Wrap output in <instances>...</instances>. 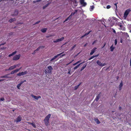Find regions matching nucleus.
<instances>
[{
    "label": "nucleus",
    "mask_w": 131,
    "mask_h": 131,
    "mask_svg": "<svg viewBox=\"0 0 131 131\" xmlns=\"http://www.w3.org/2000/svg\"><path fill=\"white\" fill-rule=\"evenodd\" d=\"M53 70V69L51 66H48L45 69V72L47 74V73L51 74Z\"/></svg>",
    "instance_id": "obj_1"
},
{
    "label": "nucleus",
    "mask_w": 131,
    "mask_h": 131,
    "mask_svg": "<svg viewBox=\"0 0 131 131\" xmlns=\"http://www.w3.org/2000/svg\"><path fill=\"white\" fill-rule=\"evenodd\" d=\"M51 116V114H48L45 117L44 120L45 124L46 126L48 125L49 123V121Z\"/></svg>",
    "instance_id": "obj_2"
},
{
    "label": "nucleus",
    "mask_w": 131,
    "mask_h": 131,
    "mask_svg": "<svg viewBox=\"0 0 131 131\" xmlns=\"http://www.w3.org/2000/svg\"><path fill=\"white\" fill-rule=\"evenodd\" d=\"M64 52L61 53L57 54V55L54 56L52 59H51L50 61L51 62L52 61L54 60L57 58L59 56L62 54Z\"/></svg>",
    "instance_id": "obj_3"
},
{
    "label": "nucleus",
    "mask_w": 131,
    "mask_h": 131,
    "mask_svg": "<svg viewBox=\"0 0 131 131\" xmlns=\"http://www.w3.org/2000/svg\"><path fill=\"white\" fill-rule=\"evenodd\" d=\"M21 55L19 54L15 56L13 58V60H16L19 59Z\"/></svg>",
    "instance_id": "obj_4"
},
{
    "label": "nucleus",
    "mask_w": 131,
    "mask_h": 131,
    "mask_svg": "<svg viewBox=\"0 0 131 131\" xmlns=\"http://www.w3.org/2000/svg\"><path fill=\"white\" fill-rule=\"evenodd\" d=\"M130 9H128L126 10L124 13V17L125 18L127 17V16L128 14L129 13L130 11Z\"/></svg>",
    "instance_id": "obj_5"
},
{
    "label": "nucleus",
    "mask_w": 131,
    "mask_h": 131,
    "mask_svg": "<svg viewBox=\"0 0 131 131\" xmlns=\"http://www.w3.org/2000/svg\"><path fill=\"white\" fill-rule=\"evenodd\" d=\"M64 37H62L60 38L57 39L56 40H54L53 42L54 43H57L58 42L62 41L64 39Z\"/></svg>",
    "instance_id": "obj_6"
},
{
    "label": "nucleus",
    "mask_w": 131,
    "mask_h": 131,
    "mask_svg": "<svg viewBox=\"0 0 131 131\" xmlns=\"http://www.w3.org/2000/svg\"><path fill=\"white\" fill-rule=\"evenodd\" d=\"M120 27L119 29H121L123 30H125V28L124 27V26L121 24V23L118 24V25Z\"/></svg>",
    "instance_id": "obj_7"
},
{
    "label": "nucleus",
    "mask_w": 131,
    "mask_h": 131,
    "mask_svg": "<svg viewBox=\"0 0 131 131\" xmlns=\"http://www.w3.org/2000/svg\"><path fill=\"white\" fill-rule=\"evenodd\" d=\"M84 0H80V3L83 6H85L86 5V3L84 2Z\"/></svg>",
    "instance_id": "obj_8"
},
{
    "label": "nucleus",
    "mask_w": 131,
    "mask_h": 131,
    "mask_svg": "<svg viewBox=\"0 0 131 131\" xmlns=\"http://www.w3.org/2000/svg\"><path fill=\"white\" fill-rule=\"evenodd\" d=\"M17 65H15L14 66H12L10 67H9L8 69V70H12L16 67L17 66Z\"/></svg>",
    "instance_id": "obj_9"
},
{
    "label": "nucleus",
    "mask_w": 131,
    "mask_h": 131,
    "mask_svg": "<svg viewBox=\"0 0 131 131\" xmlns=\"http://www.w3.org/2000/svg\"><path fill=\"white\" fill-rule=\"evenodd\" d=\"M31 96L32 97L34 98L35 100H38V99L40 98H41V97L40 96H36L34 95L33 94H31Z\"/></svg>",
    "instance_id": "obj_10"
},
{
    "label": "nucleus",
    "mask_w": 131,
    "mask_h": 131,
    "mask_svg": "<svg viewBox=\"0 0 131 131\" xmlns=\"http://www.w3.org/2000/svg\"><path fill=\"white\" fill-rule=\"evenodd\" d=\"M101 93L100 92L99 94L97 95L96 96V98L95 99V100L96 101H98L101 95Z\"/></svg>",
    "instance_id": "obj_11"
},
{
    "label": "nucleus",
    "mask_w": 131,
    "mask_h": 131,
    "mask_svg": "<svg viewBox=\"0 0 131 131\" xmlns=\"http://www.w3.org/2000/svg\"><path fill=\"white\" fill-rule=\"evenodd\" d=\"M123 85V83L122 81L119 85V91H121V90Z\"/></svg>",
    "instance_id": "obj_12"
},
{
    "label": "nucleus",
    "mask_w": 131,
    "mask_h": 131,
    "mask_svg": "<svg viewBox=\"0 0 131 131\" xmlns=\"http://www.w3.org/2000/svg\"><path fill=\"white\" fill-rule=\"evenodd\" d=\"M21 116H19L17 118L16 122H20L21 121Z\"/></svg>",
    "instance_id": "obj_13"
},
{
    "label": "nucleus",
    "mask_w": 131,
    "mask_h": 131,
    "mask_svg": "<svg viewBox=\"0 0 131 131\" xmlns=\"http://www.w3.org/2000/svg\"><path fill=\"white\" fill-rule=\"evenodd\" d=\"M97 49L95 47L93 48L91 51V52L90 53V54L92 55L96 49Z\"/></svg>",
    "instance_id": "obj_14"
},
{
    "label": "nucleus",
    "mask_w": 131,
    "mask_h": 131,
    "mask_svg": "<svg viewBox=\"0 0 131 131\" xmlns=\"http://www.w3.org/2000/svg\"><path fill=\"white\" fill-rule=\"evenodd\" d=\"M44 46H40L39 47L37 48L36 50H35L34 52L32 53V54H35L36 52L37 51H38L39 49L41 48V47H44ZM44 48V47H43Z\"/></svg>",
    "instance_id": "obj_15"
},
{
    "label": "nucleus",
    "mask_w": 131,
    "mask_h": 131,
    "mask_svg": "<svg viewBox=\"0 0 131 131\" xmlns=\"http://www.w3.org/2000/svg\"><path fill=\"white\" fill-rule=\"evenodd\" d=\"M96 63L97 64L100 66L102 67V63L99 60H97L96 61Z\"/></svg>",
    "instance_id": "obj_16"
},
{
    "label": "nucleus",
    "mask_w": 131,
    "mask_h": 131,
    "mask_svg": "<svg viewBox=\"0 0 131 131\" xmlns=\"http://www.w3.org/2000/svg\"><path fill=\"white\" fill-rule=\"evenodd\" d=\"M98 56H99L98 54H97L95 56H93L91 57L89 59V60H90L91 59L94 58H95V57H97Z\"/></svg>",
    "instance_id": "obj_17"
},
{
    "label": "nucleus",
    "mask_w": 131,
    "mask_h": 131,
    "mask_svg": "<svg viewBox=\"0 0 131 131\" xmlns=\"http://www.w3.org/2000/svg\"><path fill=\"white\" fill-rule=\"evenodd\" d=\"M91 31H89L88 32L86 33L84 35L82 36L80 38H82L83 37L85 36H86L88 35V34H89L90 32Z\"/></svg>",
    "instance_id": "obj_18"
},
{
    "label": "nucleus",
    "mask_w": 131,
    "mask_h": 131,
    "mask_svg": "<svg viewBox=\"0 0 131 131\" xmlns=\"http://www.w3.org/2000/svg\"><path fill=\"white\" fill-rule=\"evenodd\" d=\"M17 52V51H15L13 52L12 53L9 54L8 55V56L9 57H10L11 56H12L13 55L15 54Z\"/></svg>",
    "instance_id": "obj_19"
},
{
    "label": "nucleus",
    "mask_w": 131,
    "mask_h": 131,
    "mask_svg": "<svg viewBox=\"0 0 131 131\" xmlns=\"http://www.w3.org/2000/svg\"><path fill=\"white\" fill-rule=\"evenodd\" d=\"M16 19L15 18H11L9 20V21L10 23H12V22L15 21L16 20Z\"/></svg>",
    "instance_id": "obj_20"
},
{
    "label": "nucleus",
    "mask_w": 131,
    "mask_h": 131,
    "mask_svg": "<svg viewBox=\"0 0 131 131\" xmlns=\"http://www.w3.org/2000/svg\"><path fill=\"white\" fill-rule=\"evenodd\" d=\"M113 45L110 47V51L112 52L113 51L114 49L115 48V47H113Z\"/></svg>",
    "instance_id": "obj_21"
},
{
    "label": "nucleus",
    "mask_w": 131,
    "mask_h": 131,
    "mask_svg": "<svg viewBox=\"0 0 131 131\" xmlns=\"http://www.w3.org/2000/svg\"><path fill=\"white\" fill-rule=\"evenodd\" d=\"M94 120L97 124H99L100 123V122L98 118L95 119Z\"/></svg>",
    "instance_id": "obj_22"
},
{
    "label": "nucleus",
    "mask_w": 131,
    "mask_h": 131,
    "mask_svg": "<svg viewBox=\"0 0 131 131\" xmlns=\"http://www.w3.org/2000/svg\"><path fill=\"white\" fill-rule=\"evenodd\" d=\"M47 30V28H44L41 29V31L43 33L45 32Z\"/></svg>",
    "instance_id": "obj_23"
},
{
    "label": "nucleus",
    "mask_w": 131,
    "mask_h": 131,
    "mask_svg": "<svg viewBox=\"0 0 131 131\" xmlns=\"http://www.w3.org/2000/svg\"><path fill=\"white\" fill-rule=\"evenodd\" d=\"M50 3H48L47 4L45 5L44 6H43V9H45L49 5Z\"/></svg>",
    "instance_id": "obj_24"
},
{
    "label": "nucleus",
    "mask_w": 131,
    "mask_h": 131,
    "mask_svg": "<svg viewBox=\"0 0 131 131\" xmlns=\"http://www.w3.org/2000/svg\"><path fill=\"white\" fill-rule=\"evenodd\" d=\"M81 82L78 85L75 86H74V89L77 90L79 87V86L81 84Z\"/></svg>",
    "instance_id": "obj_25"
},
{
    "label": "nucleus",
    "mask_w": 131,
    "mask_h": 131,
    "mask_svg": "<svg viewBox=\"0 0 131 131\" xmlns=\"http://www.w3.org/2000/svg\"><path fill=\"white\" fill-rule=\"evenodd\" d=\"M9 74H6L4 75L1 76V78H9V77H8V75H9Z\"/></svg>",
    "instance_id": "obj_26"
},
{
    "label": "nucleus",
    "mask_w": 131,
    "mask_h": 131,
    "mask_svg": "<svg viewBox=\"0 0 131 131\" xmlns=\"http://www.w3.org/2000/svg\"><path fill=\"white\" fill-rule=\"evenodd\" d=\"M17 71L16 69L12 71H11V72H10V74H14L15 73H16L17 72Z\"/></svg>",
    "instance_id": "obj_27"
},
{
    "label": "nucleus",
    "mask_w": 131,
    "mask_h": 131,
    "mask_svg": "<svg viewBox=\"0 0 131 131\" xmlns=\"http://www.w3.org/2000/svg\"><path fill=\"white\" fill-rule=\"evenodd\" d=\"M81 64V63H79V64H78L77 65V66H76L75 67H74V68H73V69H74V70H75L76 69H77V68H78L79 67V66Z\"/></svg>",
    "instance_id": "obj_28"
},
{
    "label": "nucleus",
    "mask_w": 131,
    "mask_h": 131,
    "mask_svg": "<svg viewBox=\"0 0 131 131\" xmlns=\"http://www.w3.org/2000/svg\"><path fill=\"white\" fill-rule=\"evenodd\" d=\"M85 65L84 66L82 67L81 68L80 70V71H82L86 67L87 64H85Z\"/></svg>",
    "instance_id": "obj_29"
},
{
    "label": "nucleus",
    "mask_w": 131,
    "mask_h": 131,
    "mask_svg": "<svg viewBox=\"0 0 131 131\" xmlns=\"http://www.w3.org/2000/svg\"><path fill=\"white\" fill-rule=\"evenodd\" d=\"M78 11V10H75V12H73V13H72L71 15H71V16H73V15H74L75 14V13H76Z\"/></svg>",
    "instance_id": "obj_30"
},
{
    "label": "nucleus",
    "mask_w": 131,
    "mask_h": 131,
    "mask_svg": "<svg viewBox=\"0 0 131 131\" xmlns=\"http://www.w3.org/2000/svg\"><path fill=\"white\" fill-rule=\"evenodd\" d=\"M29 123L30 124H31L32 126L34 127V128H36V126L35 125V124L34 123Z\"/></svg>",
    "instance_id": "obj_31"
},
{
    "label": "nucleus",
    "mask_w": 131,
    "mask_h": 131,
    "mask_svg": "<svg viewBox=\"0 0 131 131\" xmlns=\"http://www.w3.org/2000/svg\"><path fill=\"white\" fill-rule=\"evenodd\" d=\"M21 75H23L26 74L27 73V72L26 71H25L24 72H21Z\"/></svg>",
    "instance_id": "obj_32"
},
{
    "label": "nucleus",
    "mask_w": 131,
    "mask_h": 131,
    "mask_svg": "<svg viewBox=\"0 0 131 131\" xmlns=\"http://www.w3.org/2000/svg\"><path fill=\"white\" fill-rule=\"evenodd\" d=\"M94 5H92L90 6V10L92 11L94 8Z\"/></svg>",
    "instance_id": "obj_33"
},
{
    "label": "nucleus",
    "mask_w": 131,
    "mask_h": 131,
    "mask_svg": "<svg viewBox=\"0 0 131 131\" xmlns=\"http://www.w3.org/2000/svg\"><path fill=\"white\" fill-rule=\"evenodd\" d=\"M21 85L20 84V83L19 84L17 85V88L18 89H20V86Z\"/></svg>",
    "instance_id": "obj_34"
},
{
    "label": "nucleus",
    "mask_w": 131,
    "mask_h": 131,
    "mask_svg": "<svg viewBox=\"0 0 131 131\" xmlns=\"http://www.w3.org/2000/svg\"><path fill=\"white\" fill-rule=\"evenodd\" d=\"M117 39H115V42H114L115 44V45L117 44Z\"/></svg>",
    "instance_id": "obj_35"
},
{
    "label": "nucleus",
    "mask_w": 131,
    "mask_h": 131,
    "mask_svg": "<svg viewBox=\"0 0 131 131\" xmlns=\"http://www.w3.org/2000/svg\"><path fill=\"white\" fill-rule=\"evenodd\" d=\"M71 69H68V74H71Z\"/></svg>",
    "instance_id": "obj_36"
},
{
    "label": "nucleus",
    "mask_w": 131,
    "mask_h": 131,
    "mask_svg": "<svg viewBox=\"0 0 131 131\" xmlns=\"http://www.w3.org/2000/svg\"><path fill=\"white\" fill-rule=\"evenodd\" d=\"M74 60H72L70 62H69L68 63H67V64L66 65L67 66H68V65H69V64H70V63H71Z\"/></svg>",
    "instance_id": "obj_37"
},
{
    "label": "nucleus",
    "mask_w": 131,
    "mask_h": 131,
    "mask_svg": "<svg viewBox=\"0 0 131 131\" xmlns=\"http://www.w3.org/2000/svg\"><path fill=\"white\" fill-rule=\"evenodd\" d=\"M17 75L18 76H20L22 75L21 72H20V73L17 74Z\"/></svg>",
    "instance_id": "obj_38"
},
{
    "label": "nucleus",
    "mask_w": 131,
    "mask_h": 131,
    "mask_svg": "<svg viewBox=\"0 0 131 131\" xmlns=\"http://www.w3.org/2000/svg\"><path fill=\"white\" fill-rule=\"evenodd\" d=\"M76 45H75V44L74 45V46L72 47V48H71V50H72L75 47H76Z\"/></svg>",
    "instance_id": "obj_39"
},
{
    "label": "nucleus",
    "mask_w": 131,
    "mask_h": 131,
    "mask_svg": "<svg viewBox=\"0 0 131 131\" xmlns=\"http://www.w3.org/2000/svg\"><path fill=\"white\" fill-rule=\"evenodd\" d=\"M111 7V6L110 5H108L107 6L106 8L107 9L110 8Z\"/></svg>",
    "instance_id": "obj_40"
},
{
    "label": "nucleus",
    "mask_w": 131,
    "mask_h": 131,
    "mask_svg": "<svg viewBox=\"0 0 131 131\" xmlns=\"http://www.w3.org/2000/svg\"><path fill=\"white\" fill-rule=\"evenodd\" d=\"M0 100H1V101H3L5 99L3 97H2L0 99Z\"/></svg>",
    "instance_id": "obj_41"
},
{
    "label": "nucleus",
    "mask_w": 131,
    "mask_h": 131,
    "mask_svg": "<svg viewBox=\"0 0 131 131\" xmlns=\"http://www.w3.org/2000/svg\"><path fill=\"white\" fill-rule=\"evenodd\" d=\"M53 35H48V36H47L46 37L47 38H49V37H51Z\"/></svg>",
    "instance_id": "obj_42"
},
{
    "label": "nucleus",
    "mask_w": 131,
    "mask_h": 131,
    "mask_svg": "<svg viewBox=\"0 0 131 131\" xmlns=\"http://www.w3.org/2000/svg\"><path fill=\"white\" fill-rule=\"evenodd\" d=\"M40 21H37V22H36L35 23V24H37L39 23L40 22Z\"/></svg>",
    "instance_id": "obj_43"
},
{
    "label": "nucleus",
    "mask_w": 131,
    "mask_h": 131,
    "mask_svg": "<svg viewBox=\"0 0 131 131\" xmlns=\"http://www.w3.org/2000/svg\"><path fill=\"white\" fill-rule=\"evenodd\" d=\"M71 15H70L68 18H68L69 20H70L71 19Z\"/></svg>",
    "instance_id": "obj_44"
},
{
    "label": "nucleus",
    "mask_w": 131,
    "mask_h": 131,
    "mask_svg": "<svg viewBox=\"0 0 131 131\" xmlns=\"http://www.w3.org/2000/svg\"><path fill=\"white\" fill-rule=\"evenodd\" d=\"M21 68H22V67H21L19 68L16 69V70L17 71V72L18 71L20 70L21 69Z\"/></svg>",
    "instance_id": "obj_45"
},
{
    "label": "nucleus",
    "mask_w": 131,
    "mask_h": 131,
    "mask_svg": "<svg viewBox=\"0 0 131 131\" xmlns=\"http://www.w3.org/2000/svg\"><path fill=\"white\" fill-rule=\"evenodd\" d=\"M97 41V40H94L92 44V45H93L95 43H96Z\"/></svg>",
    "instance_id": "obj_46"
},
{
    "label": "nucleus",
    "mask_w": 131,
    "mask_h": 131,
    "mask_svg": "<svg viewBox=\"0 0 131 131\" xmlns=\"http://www.w3.org/2000/svg\"><path fill=\"white\" fill-rule=\"evenodd\" d=\"M105 65H106V64L105 63H103V64L102 63V67H103L104 66H105Z\"/></svg>",
    "instance_id": "obj_47"
},
{
    "label": "nucleus",
    "mask_w": 131,
    "mask_h": 131,
    "mask_svg": "<svg viewBox=\"0 0 131 131\" xmlns=\"http://www.w3.org/2000/svg\"><path fill=\"white\" fill-rule=\"evenodd\" d=\"M106 44V43L105 42H104V45L102 47V48H103L105 46Z\"/></svg>",
    "instance_id": "obj_48"
},
{
    "label": "nucleus",
    "mask_w": 131,
    "mask_h": 131,
    "mask_svg": "<svg viewBox=\"0 0 131 131\" xmlns=\"http://www.w3.org/2000/svg\"><path fill=\"white\" fill-rule=\"evenodd\" d=\"M23 83H24V82H23V81H21L19 83L21 85V84H22Z\"/></svg>",
    "instance_id": "obj_49"
},
{
    "label": "nucleus",
    "mask_w": 131,
    "mask_h": 131,
    "mask_svg": "<svg viewBox=\"0 0 131 131\" xmlns=\"http://www.w3.org/2000/svg\"><path fill=\"white\" fill-rule=\"evenodd\" d=\"M130 66H131V58H130Z\"/></svg>",
    "instance_id": "obj_50"
},
{
    "label": "nucleus",
    "mask_w": 131,
    "mask_h": 131,
    "mask_svg": "<svg viewBox=\"0 0 131 131\" xmlns=\"http://www.w3.org/2000/svg\"><path fill=\"white\" fill-rule=\"evenodd\" d=\"M87 44H88V43H85V44H84V47H86L87 45Z\"/></svg>",
    "instance_id": "obj_51"
},
{
    "label": "nucleus",
    "mask_w": 131,
    "mask_h": 131,
    "mask_svg": "<svg viewBox=\"0 0 131 131\" xmlns=\"http://www.w3.org/2000/svg\"><path fill=\"white\" fill-rule=\"evenodd\" d=\"M123 42V40L122 39H121L120 40V42L121 43H122Z\"/></svg>",
    "instance_id": "obj_52"
},
{
    "label": "nucleus",
    "mask_w": 131,
    "mask_h": 131,
    "mask_svg": "<svg viewBox=\"0 0 131 131\" xmlns=\"http://www.w3.org/2000/svg\"><path fill=\"white\" fill-rule=\"evenodd\" d=\"M69 20V19H68V18H67L64 21V22H66V21H68V20Z\"/></svg>",
    "instance_id": "obj_53"
},
{
    "label": "nucleus",
    "mask_w": 131,
    "mask_h": 131,
    "mask_svg": "<svg viewBox=\"0 0 131 131\" xmlns=\"http://www.w3.org/2000/svg\"><path fill=\"white\" fill-rule=\"evenodd\" d=\"M69 20V19H68V18H67L64 21V22H66V21H68V20Z\"/></svg>",
    "instance_id": "obj_54"
},
{
    "label": "nucleus",
    "mask_w": 131,
    "mask_h": 131,
    "mask_svg": "<svg viewBox=\"0 0 131 131\" xmlns=\"http://www.w3.org/2000/svg\"><path fill=\"white\" fill-rule=\"evenodd\" d=\"M81 61H78L77 62V64H78L79 63H80L81 62Z\"/></svg>",
    "instance_id": "obj_55"
},
{
    "label": "nucleus",
    "mask_w": 131,
    "mask_h": 131,
    "mask_svg": "<svg viewBox=\"0 0 131 131\" xmlns=\"http://www.w3.org/2000/svg\"><path fill=\"white\" fill-rule=\"evenodd\" d=\"M77 64V62L75 63H74V64H73V66H75V65H76V64Z\"/></svg>",
    "instance_id": "obj_56"
},
{
    "label": "nucleus",
    "mask_w": 131,
    "mask_h": 131,
    "mask_svg": "<svg viewBox=\"0 0 131 131\" xmlns=\"http://www.w3.org/2000/svg\"><path fill=\"white\" fill-rule=\"evenodd\" d=\"M117 3H115L114 4V5L116 7V8H117Z\"/></svg>",
    "instance_id": "obj_57"
},
{
    "label": "nucleus",
    "mask_w": 131,
    "mask_h": 131,
    "mask_svg": "<svg viewBox=\"0 0 131 131\" xmlns=\"http://www.w3.org/2000/svg\"><path fill=\"white\" fill-rule=\"evenodd\" d=\"M65 55V54H62V55H61V56H60V57H62L63 56H64Z\"/></svg>",
    "instance_id": "obj_58"
},
{
    "label": "nucleus",
    "mask_w": 131,
    "mask_h": 131,
    "mask_svg": "<svg viewBox=\"0 0 131 131\" xmlns=\"http://www.w3.org/2000/svg\"><path fill=\"white\" fill-rule=\"evenodd\" d=\"M4 80V79H2L0 80V82Z\"/></svg>",
    "instance_id": "obj_59"
},
{
    "label": "nucleus",
    "mask_w": 131,
    "mask_h": 131,
    "mask_svg": "<svg viewBox=\"0 0 131 131\" xmlns=\"http://www.w3.org/2000/svg\"><path fill=\"white\" fill-rule=\"evenodd\" d=\"M122 108V107L121 106H119V109H120V110H121V109Z\"/></svg>",
    "instance_id": "obj_60"
},
{
    "label": "nucleus",
    "mask_w": 131,
    "mask_h": 131,
    "mask_svg": "<svg viewBox=\"0 0 131 131\" xmlns=\"http://www.w3.org/2000/svg\"><path fill=\"white\" fill-rule=\"evenodd\" d=\"M113 32L115 33L116 31L114 29L113 30Z\"/></svg>",
    "instance_id": "obj_61"
},
{
    "label": "nucleus",
    "mask_w": 131,
    "mask_h": 131,
    "mask_svg": "<svg viewBox=\"0 0 131 131\" xmlns=\"http://www.w3.org/2000/svg\"><path fill=\"white\" fill-rule=\"evenodd\" d=\"M26 81V80H24V81H23V82H25Z\"/></svg>",
    "instance_id": "obj_62"
},
{
    "label": "nucleus",
    "mask_w": 131,
    "mask_h": 131,
    "mask_svg": "<svg viewBox=\"0 0 131 131\" xmlns=\"http://www.w3.org/2000/svg\"><path fill=\"white\" fill-rule=\"evenodd\" d=\"M40 1V0H37L36 1V2H39Z\"/></svg>",
    "instance_id": "obj_63"
},
{
    "label": "nucleus",
    "mask_w": 131,
    "mask_h": 131,
    "mask_svg": "<svg viewBox=\"0 0 131 131\" xmlns=\"http://www.w3.org/2000/svg\"><path fill=\"white\" fill-rule=\"evenodd\" d=\"M84 63V61L82 63H81V64Z\"/></svg>",
    "instance_id": "obj_64"
}]
</instances>
